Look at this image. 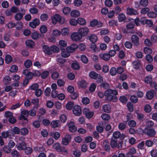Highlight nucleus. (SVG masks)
<instances>
[{
	"label": "nucleus",
	"instance_id": "bf43d9fd",
	"mask_svg": "<svg viewBox=\"0 0 157 157\" xmlns=\"http://www.w3.org/2000/svg\"><path fill=\"white\" fill-rule=\"evenodd\" d=\"M126 17L124 14L123 13H121L118 17L119 21L121 22L124 21Z\"/></svg>",
	"mask_w": 157,
	"mask_h": 157
},
{
	"label": "nucleus",
	"instance_id": "412c9836",
	"mask_svg": "<svg viewBox=\"0 0 157 157\" xmlns=\"http://www.w3.org/2000/svg\"><path fill=\"white\" fill-rule=\"evenodd\" d=\"M11 132L10 131L3 132L2 133V136L4 138L6 139L8 137H11Z\"/></svg>",
	"mask_w": 157,
	"mask_h": 157
},
{
	"label": "nucleus",
	"instance_id": "052dcab7",
	"mask_svg": "<svg viewBox=\"0 0 157 157\" xmlns=\"http://www.w3.org/2000/svg\"><path fill=\"white\" fill-rule=\"evenodd\" d=\"M131 101L134 103H136L138 101V98L136 96L132 95L130 98Z\"/></svg>",
	"mask_w": 157,
	"mask_h": 157
},
{
	"label": "nucleus",
	"instance_id": "4be33fe9",
	"mask_svg": "<svg viewBox=\"0 0 157 157\" xmlns=\"http://www.w3.org/2000/svg\"><path fill=\"white\" fill-rule=\"evenodd\" d=\"M104 111L106 113H109L111 111L110 105L109 104L104 105L102 107Z\"/></svg>",
	"mask_w": 157,
	"mask_h": 157
},
{
	"label": "nucleus",
	"instance_id": "ea45409f",
	"mask_svg": "<svg viewBox=\"0 0 157 157\" xmlns=\"http://www.w3.org/2000/svg\"><path fill=\"white\" fill-rule=\"evenodd\" d=\"M140 4L143 7L147 6L148 4V0H140Z\"/></svg>",
	"mask_w": 157,
	"mask_h": 157
},
{
	"label": "nucleus",
	"instance_id": "f704fd0d",
	"mask_svg": "<svg viewBox=\"0 0 157 157\" xmlns=\"http://www.w3.org/2000/svg\"><path fill=\"white\" fill-rule=\"evenodd\" d=\"M77 23L82 25H84L86 24L85 20L82 18H79L77 20Z\"/></svg>",
	"mask_w": 157,
	"mask_h": 157
},
{
	"label": "nucleus",
	"instance_id": "473e14b6",
	"mask_svg": "<svg viewBox=\"0 0 157 157\" xmlns=\"http://www.w3.org/2000/svg\"><path fill=\"white\" fill-rule=\"evenodd\" d=\"M69 33V29L67 28H63L61 32V34L63 36H66Z\"/></svg>",
	"mask_w": 157,
	"mask_h": 157
},
{
	"label": "nucleus",
	"instance_id": "49530a36",
	"mask_svg": "<svg viewBox=\"0 0 157 157\" xmlns=\"http://www.w3.org/2000/svg\"><path fill=\"white\" fill-rule=\"evenodd\" d=\"M24 64L26 68H29L31 66L32 62L30 60L28 59L25 62Z\"/></svg>",
	"mask_w": 157,
	"mask_h": 157
},
{
	"label": "nucleus",
	"instance_id": "9b49d317",
	"mask_svg": "<svg viewBox=\"0 0 157 157\" xmlns=\"http://www.w3.org/2000/svg\"><path fill=\"white\" fill-rule=\"evenodd\" d=\"M68 126L70 132H75L77 130V128L75 125L74 122L71 121L68 124Z\"/></svg>",
	"mask_w": 157,
	"mask_h": 157
},
{
	"label": "nucleus",
	"instance_id": "3c124183",
	"mask_svg": "<svg viewBox=\"0 0 157 157\" xmlns=\"http://www.w3.org/2000/svg\"><path fill=\"white\" fill-rule=\"evenodd\" d=\"M144 110L147 113H150L151 110V108L149 105H146L144 107Z\"/></svg>",
	"mask_w": 157,
	"mask_h": 157
},
{
	"label": "nucleus",
	"instance_id": "393cba45",
	"mask_svg": "<svg viewBox=\"0 0 157 157\" xmlns=\"http://www.w3.org/2000/svg\"><path fill=\"white\" fill-rule=\"evenodd\" d=\"M43 50L44 52L46 54L49 55L52 53L51 49L48 46H44L43 47Z\"/></svg>",
	"mask_w": 157,
	"mask_h": 157
},
{
	"label": "nucleus",
	"instance_id": "4d7b16f0",
	"mask_svg": "<svg viewBox=\"0 0 157 157\" xmlns=\"http://www.w3.org/2000/svg\"><path fill=\"white\" fill-rule=\"evenodd\" d=\"M127 107L130 112H132L133 111V105L130 102H128L127 104Z\"/></svg>",
	"mask_w": 157,
	"mask_h": 157
},
{
	"label": "nucleus",
	"instance_id": "72a5a7b5",
	"mask_svg": "<svg viewBox=\"0 0 157 157\" xmlns=\"http://www.w3.org/2000/svg\"><path fill=\"white\" fill-rule=\"evenodd\" d=\"M24 150L26 154L29 155L31 154L33 151V150L32 148L30 147H26V148L24 149Z\"/></svg>",
	"mask_w": 157,
	"mask_h": 157
},
{
	"label": "nucleus",
	"instance_id": "9d476101",
	"mask_svg": "<svg viewBox=\"0 0 157 157\" xmlns=\"http://www.w3.org/2000/svg\"><path fill=\"white\" fill-rule=\"evenodd\" d=\"M71 136L70 135H66L65 137L62 139V143L65 145L68 144L71 139Z\"/></svg>",
	"mask_w": 157,
	"mask_h": 157
},
{
	"label": "nucleus",
	"instance_id": "09e8293b",
	"mask_svg": "<svg viewBox=\"0 0 157 157\" xmlns=\"http://www.w3.org/2000/svg\"><path fill=\"white\" fill-rule=\"evenodd\" d=\"M74 106V103L70 101L68 102L66 105V108L68 110H71L72 109Z\"/></svg>",
	"mask_w": 157,
	"mask_h": 157
},
{
	"label": "nucleus",
	"instance_id": "1a4fd4ad",
	"mask_svg": "<svg viewBox=\"0 0 157 157\" xmlns=\"http://www.w3.org/2000/svg\"><path fill=\"white\" fill-rule=\"evenodd\" d=\"M113 136L115 139L119 138L122 140H123L125 137L124 134H121L118 131L114 132L113 134Z\"/></svg>",
	"mask_w": 157,
	"mask_h": 157
},
{
	"label": "nucleus",
	"instance_id": "423d86ee",
	"mask_svg": "<svg viewBox=\"0 0 157 157\" xmlns=\"http://www.w3.org/2000/svg\"><path fill=\"white\" fill-rule=\"evenodd\" d=\"M78 31L82 37L85 36L88 34L89 29L87 27H84L79 29Z\"/></svg>",
	"mask_w": 157,
	"mask_h": 157
},
{
	"label": "nucleus",
	"instance_id": "ddd939ff",
	"mask_svg": "<svg viewBox=\"0 0 157 157\" xmlns=\"http://www.w3.org/2000/svg\"><path fill=\"white\" fill-rule=\"evenodd\" d=\"M29 115V111L27 110H23L21 112V115L20 116V120H27V118Z\"/></svg>",
	"mask_w": 157,
	"mask_h": 157
},
{
	"label": "nucleus",
	"instance_id": "338daca9",
	"mask_svg": "<svg viewBox=\"0 0 157 157\" xmlns=\"http://www.w3.org/2000/svg\"><path fill=\"white\" fill-rule=\"evenodd\" d=\"M12 60L11 56L10 55H7L6 56L5 61L7 63H10Z\"/></svg>",
	"mask_w": 157,
	"mask_h": 157
},
{
	"label": "nucleus",
	"instance_id": "680f3d73",
	"mask_svg": "<svg viewBox=\"0 0 157 157\" xmlns=\"http://www.w3.org/2000/svg\"><path fill=\"white\" fill-rule=\"evenodd\" d=\"M12 131L15 134H19L20 133V130L17 127H14L12 129Z\"/></svg>",
	"mask_w": 157,
	"mask_h": 157
},
{
	"label": "nucleus",
	"instance_id": "f8f14e48",
	"mask_svg": "<svg viewBox=\"0 0 157 157\" xmlns=\"http://www.w3.org/2000/svg\"><path fill=\"white\" fill-rule=\"evenodd\" d=\"M26 144L24 141H22L21 143H18L16 145L17 149L19 150H24L26 148Z\"/></svg>",
	"mask_w": 157,
	"mask_h": 157
},
{
	"label": "nucleus",
	"instance_id": "f257e3e1",
	"mask_svg": "<svg viewBox=\"0 0 157 157\" xmlns=\"http://www.w3.org/2000/svg\"><path fill=\"white\" fill-rule=\"evenodd\" d=\"M54 19L56 22H59L61 24H63L65 21V19L63 17H61L59 14H56L53 18H52L53 23L54 22Z\"/></svg>",
	"mask_w": 157,
	"mask_h": 157
},
{
	"label": "nucleus",
	"instance_id": "a18cd8bd",
	"mask_svg": "<svg viewBox=\"0 0 157 157\" xmlns=\"http://www.w3.org/2000/svg\"><path fill=\"white\" fill-rule=\"evenodd\" d=\"M28 130L26 128H22L20 130V133L22 135H26L28 133Z\"/></svg>",
	"mask_w": 157,
	"mask_h": 157
},
{
	"label": "nucleus",
	"instance_id": "2eb2a0df",
	"mask_svg": "<svg viewBox=\"0 0 157 157\" xmlns=\"http://www.w3.org/2000/svg\"><path fill=\"white\" fill-rule=\"evenodd\" d=\"M103 146L105 150L109 152L110 150L109 143L107 140H104L103 142Z\"/></svg>",
	"mask_w": 157,
	"mask_h": 157
},
{
	"label": "nucleus",
	"instance_id": "bb28decb",
	"mask_svg": "<svg viewBox=\"0 0 157 157\" xmlns=\"http://www.w3.org/2000/svg\"><path fill=\"white\" fill-rule=\"evenodd\" d=\"M80 15V12L78 11L77 10H73L71 13V16L74 17H77Z\"/></svg>",
	"mask_w": 157,
	"mask_h": 157
},
{
	"label": "nucleus",
	"instance_id": "aec40b11",
	"mask_svg": "<svg viewBox=\"0 0 157 157\" xmlns=\"http://www.w3.org/2000/svg\"><path fill=\"white\" fill-rule=\"evenodd\" d=\"M88 38L92 43H95L98 40L97 36L95 34H93L90 36H88L87 38Z\"/></svg>",
	"mask_w": 157,
	"mask_h": 157
},
{
	"label": "nucleus",
	"instance_id": "2f4dec72",
	"mask_svg": "<svg viewBox=\"0 0 157 157\" xmlns=\"http://www.w3.org/2000/svg\"><path fill=\"white\" fill-rule=\"evenodd\" d=\"M40 32L42 34L46 33L47 31V26L45 25H42L40 28Z\"/></svg>",
	"mask_w": 157,
	"mask_h": 157
},
{
	"label": "nucleus",
	"instance_id": "dca6fc26",
	"mask_svg": "<svg viewBox=\"0 0 157 157\" xmlns=\"http://www.w3.org/2000/svg\"><path fill=\"white\" fill-rule=\"evenodd\" d=\"M99 56L100 58L105 61L109 60L110 58L109 55V54L107 53H101L99 55Z\"/></svg>",
	"mask_w": 157,
	"mask_h": 157
},
{
	"label": "nucleus",
	"instance_id": "864d4df0",
	"mask_svg": "<svg viewBox=\"0 0 157 157\" xmlns=\"http://www.w3.org/2000/svg\"><path fill=\"white\" fill-rule=\"evenodd\" d=\"M51 51L55 52L57 53L59 52V49L56 45H53L51 47Z\"/></svg>",
	"mask_w": 157,
	"mask_h": 157
},
{
	"label": "nucleus",
	"instance_id": "7c9ffc66",
	"mask_svg": "<svg viewBox=\"0 0 157 157\" xmlns=\"http://www.w3.org/2000/svg\"><path fill=\"white\" fill-rule=\"evenodd\" d=\"M79 85L80 87L86 88L87 87V83L84 80H82L79 82Z\"/></svg>",
	"mask_w": 157,
	"mask_h": 157
},
{
	"label": "nucleus",
	"instance_id": "e433bc0d",
	"mask_svg": "<svg viewBox=\"0 0 157 157\" xmlns=\"http://www.w3.org/2000/svg\"><path fill=\"white\" fill-rule=\"evenodd\" d=\"M132 65L134 68L136 69L139 68L140 66V63L139 60L134 61L133 62Z\"/></svg>",
	"mask_w": 157,
	"mask_h": 157
},
{
	"label": "nucleus",
	"instance_id": "79ce46f5",
	"mask_svg": "<svg viewBox=\"0 0 157 157\" xmlns=\"http://www.w3.org/2000/svg\"><path fill=\"white\" fill-rule=\"evenodd\" d=\"M150 9L148 7H144L141 10V13L143 14H145L149 12Z\"/></svg>",
	"mask_w": 157,
	"mask_h": 157
},
{
	"label": "nucleus",
	"instance_id": "5fc2aeb1",
	"mask_svg": "<svg viewBox=\"0 0 157 157\" xmlns=\"http://www.w3.org/2000/svg\"><path fill=\"white\" fill-rule=\"evenodd\" d=\"M49 75V72L48 71H43L41 74V77L43 79H45L48 77Z\"/></svg>",
	"mask_w": 157,
	"mask_h": 157
},
{
	"label": "nucleus",
	"instance_id": "c756f323",
	"mask_svg": "<svg viewBox=\"0 0 157 157\" xmlns=\"http://www.w3.org/2000/svg\"><path fill=\"white\" fill-rule=\"evenodd\" d=\"M89 76L92 78L96 79L97 78L99 74L96 73L95 72L93 71H91L89 74Z\"/></svg>",
	"mask_w": 157,
	"mask_h": 157
},
{
	"label": "nucleus",
	"instance_id": "a19ab883",
	"mask_svg": "<svg viewBox=\"0 0 157 157\" xmlns=\"http://www.w3.org/2000/svg\"><path fill=\"white\" fill-rule=\"evenodd\" d=\"M59 45L60 46L61 48H64L66 47L67 45V43L66 41L63 40H61L59 42Z\"/></svg>",
	"mask_w": 157,
	"mask_h": 157
},
{
	"label": "nucleus",
	"instance_id": "e2e57ef3",
	"mask_svg": "<svg viewBox=\"0 0 157 157\" xmlns=\"http://www.w3.org/2000/svg\"><path fill=\"white\" fill-rule=\"evenodd\" d=\"M101 117V118L104 120H108L110 118L109 115L107 114H102Z\"/></svg>",
	"mask_w": 157,
	"mask_h": 157
},
{
	"label": "nucleus",
	"instance_id": "6e6552de",
	"mask_svg": "<svg viewBox=\"0 0 157 157\" xmlns=\"http://www.w3.org/2000/svg\"><path fill=\"white\" fill-rule=\"evenodd\" d=\"M118 93L116 90H112L111 89H108L106 90L104 92L105 96L106 97L107 99L110 95L112 94L117 95Z\"/></svg>",
	"mask_w": 157,
	"mask_h": 157
},
{
	"label": "nucleus",
	"instance_id": "7ed1b4c3",
	"mask_svg": "<svg viewBox=\"0 0 157 157\" xmlns=\"http://www.w3.org/2000/svg\"><path fill=\"white\" fill-rule=\"evenodd\" d=\"M82 36L78 31L77 32L73 33L71 35V39L75 41H78L80 40Z\"/></svg>",
	"mask_w": 157,
	"mask_h": 157
},
{
	"label": "nucleus",
	"instance_id": "f3484780",
	"mask_svg": "<svg viewBox=\"0 0 157 157\" xmlns=\"http://www.w3.org/2000/svg\"><path fill=\"white\" fill-rule=\"evenodd\" d=\"M155 93V91L154 90L148 91L146 93L147 98L148 99H152L154 97V94Z\"/></svg>",
	"mask_w": 157,
	"mask_h": 157
},
{
	"label": "nucleus",
	"instance_id": "a878e982",
	"mask_svg": "<svg viewBox=\"0 0 157 157\" xmlns=\"http://www.w3.org/2000/svg\"><path fill=\"white\" fill-rule=\"evenodd\" d=\"M15 27L17 30H21L23 29V23L21 21L17 22L15 23Z\"/></svg>",
	"mask_w": 157,
	"mask_h": 157
},
{
	"label": "nucleus",
	"instance_id": "37998d69",
	"mask_svg": "<svg viewBox=\"0 0 157 157\" xmlns=\"http://www.w3.org/2000/svg\"><path fill=\"white\" fill-rule=\"evenodd\" d=\"M144 82L147 83H149L150 84L151 86V84L152 83V79L151 77L149 76L146 77L144 79Z\"/></svg>",
	"mask_w": 157,
	"mask_h": 157
},
{
	"label": "nucleus",
	"instance_id": "39448f33",
	"mask_svg": "<svg viewBox=\"0 0 157 157\" xmlns=\"http://www.w3.org/2000/svg\"><path fill=\"white\" fill-rule=\"evenodd\" d=\"M145 134L150 137H153L155 135L156 131L152 128H145Z\"/></svg>",
	"mask_w": 157,
	"mask_h": 157
},
{
	"label": "nucleus",
	"instance_id": "0eeeda50",
	"mask_svg": "<svg viewBox=\"0 0 157 157\" xmlns=\"http://www.w3.org/2000/svg\"><path fill=\"white\" fill-rule=\"evenodd\" d=\"M73 112L74 114L77 116H80L82 114L81 107L78 105H76L74 107Z\"/></svg>",
	"mask_w": 157,
	"mask_h": 157
},
{
	"label": "nucleus",
	"instance_id": "13d9d810",
	"mask_svg": "<svg viewBox=\"0 0 157 157\" xmlns=\"http://www.w3.org/2000/svg\"><path fill=\"white\" fill-rule=\"evenodd\" d=\"M71 9L68 7H65L63 10V13L65 15H67L69 14L71 11Z\"/></svg>",
	"mask_w": 157,
	"mask_h": 157
},
{
	"label": "nucleus",
	"instance_id": "5701e85b",
	"mask_svg": "<svg viewBox=\"0 0 157 157\" xmlns=\"http://www.w3.org/2000/svg\"><path fill=\"white\" fill-rule=\"evenodd\" d=\"M25 44L27 47L32 48L34 46V43L31 40H28L26 41Z\"/></svg>",
	"mask_w": 157,
	"mask_h": 157
},
{
	"label": "nucleus",
	"instance_id": "c9c22d12",
	"mask_svg": "<svg viewBox=\"0 0 157 157\" xmlns=\"http://www.w3.org/2000/svg\"><path fill=\"white\" fill-rule=\"evenodd\" d=\"M23 16L21 13H18L15 14L14 18L16 20L19 21L22 18Z\"/></svg>",
	"mask_w": 157,
	"mask_h": 157
},
{
	"label": "nucleus",
	"instance_id": "a211bd4d",
	"mask_svg": "<svg viewBox=\"0 0 157 157\" xmlns=\"http://www.w3.org/2000/svg\"><path fill=\"white\" fill-rule=\"evenodd\" d=\"M51 125L53 128L59 127L61 125V123L59 120H56L52 121L51 123Z\"/></svg>",
	"mask_w": 157,
	"mask_h": 157
},
{
	"label": "nucleus",
	"instance_id": "603ef678",
	"mask_svg": "<svg viewBox=\"0 0 157 157\" xmlns=\"http://www.w3.org/2000/svg\"><path fill=\"white\" fill-rule=\"evenodd\" d=\"M110 74L112 76L115 75L117 73V69L114 67H112L109 71Z\"/></svg>",
	"mask_w": 157,
	"mask_h": 157
},
{
	"label": "nucleus",
	"instance_id": "4c0bfd02",
	"mask_svg": "<svg viewBox=\"0 0 157 157\" xmlns=\"http://www.w3.org/2000/svg\"><path fill=\"white\" fill-rule=\"evenodd\" d=\"M48 18V15L46 13L42 14L40 16V19L41 21H44L47 20Z\"/></svg>",
	"mask_w": 157,
	"mask_h": 157
},
{
	"label": "nucleus",
	"instance_id": "b1692460",
	"mask_svg": "<svg viewBox=\"0 0 157 157\" xmlns=\"http://www.w3.org/2000/svg\"><path fill=\"white\" fill-rule=\"evenodd\" d=\"M127 13L129 15H136L137 12L133 8H128L127 9Z\"/></svg>",
	"mask_w": 157,
	"mask_h": 157
},
{
	"label": "nucleus",
	"instance_id": "8fccbe9b",
	"mask_svg": "<svg viewBox=\"0 0 157 157\" xmlns=\"http://www.w3.org/2000/svg\"><path fill=\"white\" fill-rule=\"evenodd\" d=\"M56 61L58 64H63L66 61L65 59L60 57L57 58L56 59Z\"/></svg>",
	"mask_w": 157,
	"mask_h": 157
},
{
	"label": "nucleus",
	"instance_id": "c03bdc74",
	"mask_svg": "<svg viewBox=\"0 0 157 157\" xmlns=\"http://www.w3.org/2000/svg\"><path fill=\"white\" fill-rule=\"evenodd\" d=\"M136 122L134 120H130V121H128V125L130 127H135L136 126Z\"/></svg>",
	"mask_w": 157,
	"mask_h": 157
},
{
	"label": "nucleus",
	"instance_id": "cd10ccee",
	"mask_svg": "<svg viewBox=\"0 0 157 157\" xmlns=\"http://www.w3.org/2000/svg\"><path fill=\"white\" fill-rule=\"evenodd\" d=\"M116 95L112 94L111 95L108 97V98L107 99L110 101L116 102L117 100V98L116 97Z\"/></svg>",
	"mask_w": 157,
	"mask_h": 157
},
{
	"label": "nucleus",
	"instance_id": "6ab92c4d",
	"mask_svg": "<svg viewBox=\"0 0 157 157\" xmlns=\"http://www.w3.org/2000/svg\"><path fill=\"white\" fill-rule=\"evenodd\" d=\"M61 51L62 52L61 53V55L63 57L66 58L70 56V53L67 50L65 51V49L64 48H61Z\"/></svg>",
	"mask_w": 157,
	"mask_h": 157
},
{
	"label": "nucleus",
	"instance_id": "de8ad7c7",
	"mask_svg": "<svg viewBox=\"0 0 157 157\" xmlns=\"http://www.w3.org/2000/svg\"><path fill=\"white\" fill-rule=\"evenodd\" d=\"M72 68L75 70H78L79 69L80 67L78 63L75 62L71 64Z\"/></svg>",
	"mask_w": 157,
	"mask_h": 157
},
{
	"label": "nucleus",
	"instance_id": "69168bd1",
	"mask_svg": "<svg viewBox=\"0 0 157 157\" xmlns=\"http://www.w3.org/2000/svg\"><path fill=\"white\" fill-rule=\"evenodd\" d=\"M18 70L17 67L16 65H13L11 67L10 71L12 72H16Z\"/></svg>",
	"mask_w": 157,
	"mask_h": 157
},
{
	"label": "nucleus",
	"instance_id": "6e6d98bb",
	"mask_svg": "<svg viewBox=\"0 0 157 157\" xmlns=\"http://www.w3.org/2000/svg\"><path fill=\"white\" fill-rule=\"evenodd\" d=\"M32 38L34 40H37L39 37L38 33L36 32H34L31 34Z\"/></svg>",
	"mask_w": 157,
	"mask_h": 157
},
{
	"label": "nucleus",
	"instance_id": "58836bf2",
	"mask_svg": "<svg viewBox=\"0 0 157 157\" xmlns=\"http://www.w3.org/2000/svg\"><path fill=\"white\" fill-rule=\"evenodd\" d=\"M100 86L101 88H102L105 89H109L110 86L108 83L107 82H105L101 83L100 85Z\"/></svg>",
	"mask_w": 157,
	"mask_h": 157
},
{
	"label": "nucleus",
	"instance_id": "774afa93",
	"mask_svg": "<svg viewBox=\"0 0 157 157\" xmlns=\"http://www.w3.org/2000/svg\"><path fill=\"white\" fill-rule=\"evenodd\" d=\"M11 155L13 157H18L20 155V154L16 150H14L11 152Z\"/></svg>",
	"mask_w": 157,
	"mask_h": 157
},
{
	"label": "nucleus",
	"instance_id": "4468645a",
	"mask_svg": "<svg viewBox=\"0 0 157 157\" xmlns=\"http://www.w3.org/2000/svg\"><path fill=\"white\" fill-rule=\"evenodd\" d=\"M78 48V46L76 44H73L70 46H68L66 48V50L70 53L73 52Z\"/></svg>",
	"mask_w": 157,
	"mask_h": 157
},
{
	"label": "nucleus",
	"instance_id": "0e129e2a",
	"mask_svg": "<svg viewBox=\"0 0 157 157\" xmlns=\"http://www.w3.org/2000/svg\"><path fill=\"white\" fill-rule=\"evenodd\" d=\"M81 59L82 62L83 63H87L88 62V59L86 56L84 55H82L81 57Z\"/></svg>",
	"mask_w": 157,
	"mask_h": 157
},
{
	"label": "nucleus",
	"instance_id": "20e7f679",
	"mask_svg": "<svg viewBox=\"0 0 157 157\" xmlns=\"http://www.w3.org/2000/svg\"><path fill=\"white\" fill-rule=\"evenodd\" d=\"M40 24V21L39 18L34 19L32 21L29 22V26L32 28L35 29Z\"/></svg>",
	"mask_w": 157,
	"mask_h": 157
},
{
	"label": "nucleus",
	"instance_id": "f03ea898",
	"mask_svg": "<svg viewBox=\"0 0 157 157\" xmlns=\"http://www.w3.org/2000/svg\"><path fill=\"white\" fill-rule=\"evenodd\" d=\"M131 41L134 45L136 47L138 46L140 44L139 38L136 35L134 34L132 36Z\"/></svg>",
	"mask_w": 157,
	"mask_h": 157
},
{
	"label": "nucleus",
	"instance_id": "c85d7f7f",
	"mask_svg": "<svg viewBox=\"0 0 157 157\" xmlns=\"http://www.w3.org/2000/svg\"><path fill=\"white\" fill-rule=\"evenodd\" d=\"M117 140L112 139L110 143L111 147L112 148L116 147L117 145Z\"/></svg>",
	"mask_w": 157,
	"mask_h": 157
}]
</instances>
